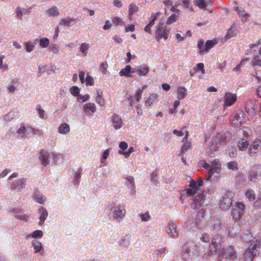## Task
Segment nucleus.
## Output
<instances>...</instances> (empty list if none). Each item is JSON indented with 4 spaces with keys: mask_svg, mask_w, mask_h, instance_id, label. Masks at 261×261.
Instances as JSON below:
<instances>
[{
    "mask_svg": "<svg viewBox=\"0 0 261 261\" xmlns=\"http://www.w3.org/2000/svg\"><path fill=\"white\" fill-rule=\"evenodd\" d=\"M257 106L251 101H247L245 104V111L250 115H253L257 110Z\"/></svg>",
    "mask_w": 261,
    "mask_h": 261,
    "instance_id": "12",
    "label": "nucleus"
},
{
    "mask_svg": "<svg viewBox=\"0 0 261 261\" xmlns=\"http://www.w3.org/2000/svg\"><path fill=\"white\" fill-rule=\"evenodd\" d=\"M89 97L90 96L89 94H85L83 96L79 95V96L77 98V100L79 102H83L87 101L89 98Z\"/></svg>",
    "mask_w": 261,
    "mask_h": 261,
    "instance_id": "47",
    "label": "nucleus"
},
{
    "mask_svg": "<svg viewBox=\"0 0 261 261\" xmlns=\"http://www.w3.org/2000/svg\"><path fill=\"white\" fill-rule=\"evenodd\" d=\"M112 125L116 130L120 129L123 124L121 118L116 114L112 116Z\"/></svg>",
    "mask_w": 261,
    "mask_h": 261,
    "instance_id": "11",
    "label": "nucleus"
},
{
    "mask_svg": "<svg viewBox=\"0 0 261 261\" xmlns=\"http://www.w3.org/2000/svg\"><path fill=\"white\" fill-rule=\"evenodd\" d=\"M192 146V143L191 142H185L182 147H181L180 152L181 154H184L185 152H186L187 150H188L189 149L191 148Z\"/></svg>",
    "mask_w": 261,
    "mask_h": 261,
    "instance_id": "30",
    "label": "nucleus"
},
{
    "mask_svg": "<svg viewBox=\"0 0 261 261\" xmlns=\"http://www.w3.org/2000/svg\"><path fill=\"white\" fill-rule=\"evenodd\" d=\"M83 110L86 113L91 114L96 112V107L94 103L88 102L84 105Z\"/></svg>",
    "mask_w": 261,
    "mask_h": 261,
    "instance_id": "17",
    "label": "nucleus"
},
{
    "mask_svg": "<svg viewBox=\"0 0 261 261\" xmlns=\"http://www.w3.org/2000/svg\"><path fill=\"white\" fill-rule=\"evenodd\" d=\"M112 25V23L109 20H107L105 22V24L103 27V29L104 30H107V29L110 28Z\"/></svg>",
    "mask_w": 261,
    "mask_h": 261,
    "instance_id": "62",
    "label": "nucleus"
},
{
    "mask_svg": "<svg viewBox=\"0 0 261 261\" xmlns=\"http://www.w3.org/2000/svg\"><path fill=\"white\" fill-rule=\"evenodd\" d=\"M37 111H38V113L39 115V117L41 118H44L46 115L45 111L43 109H42L40 105H37L36 107Z\"/></svg>",
    "mask_w": 261,
    "mask_h": 261,
    "instance_id": "43",
    "label": "nucleus"
},
{
    "mask_svg": "<svg viewBox=\"0 0 261 261\" xmlns=\"http://www.w3.org/2000/svg\"><path fill=\"white\" fill-rule=\"evenodd\" d=\"M49 44V40L47 38H42L39 41V45L42 48L47 47Z\"/></svg>",
    "mask_w": 261,
    "mask_h": 261,
    "instance_id": "34",
    "label": "nucleus"
},
{
    "mask_svg": "<svg viewBox=\"0 0 261 261\" xmlns=\"http://www.w3.org/2000/svg\"><path fill=\"white\" fill-rule=\"evenodd\" d=\"M168 233L171 236H176L177 234L176 225L174 223H169L168 225Z\"/></svg>",
    "mask_w": 261,
    "mask_h": 261,
    "instance_id": "24",
    "label": "nucleus"
},
{
    "mask_svg": "<svg viewBox=\"0 0 261 261\" xmlns=\"http://www.w3.org/2000/svg\"><path fill=\"white\" fill-rule=\"evenodd\" d=\"M256 244H252L251 243V245L249 246V247L246 249L244 256V260L245 261H252L254 257L255 256L256 253Z\"/></svg>",
    "mask_w": 261,
    "mask_h": 261,
    "instance_id": "4",
    "label": "nucleus"
},
{
    "mask_svg": "<svg viewBox=\"0 0 261 261\" xmlns=\"http://www.w3.org/2000/svg\"><path fill=\"white\" fill-rule=\"evenodd\" d=\"M194 70L196 72L200 71L202 74L205 73V70L204 69V64L202 63H198L193 68Z\"/></svg>",
    "mask_w": 261,
    "mask_h": 261,
    "instance_id": "38",
    "label": "nucleus"
},
{
    "mask_svg": "<svg viewBox=\"0 0 261 261\" xmlns=\"http://www.w3.org/2000/svg\"><path fill=\"white\" fill-rule=\"evenodd\" d=\"M69 131V125L66 123L61 124L58 128V132L61 134H66Z\"/></svg>",
    "mask_w": 261,
    "mask_h": 261,
    "instance_id": "23",
    "label": "nucleus"
},
{
    "mask_svg": "<svg viewBox=\"0 0 261 261\" xmlns=\"http://www.w3.org/2000/svg\"><path fill=\"white\" fill-rule=\"evenodd\" d=\"M240 230V226L238 225H234L230 228L229 230V233L230 235L232 236H236L237 234L239 233Z\"/></svg>",
    "mask_w": 261,
    "mask_h": 261,
    "instance_id": "28",
    "label": "nucleus"
},
{
    "mask_svg": "<svg viewBox=\"0 0 261 261\" xmlns=\"http://www.w3.org/2000/svg\"><path fill=\"white\" fill-rule=\"evenodd\" d=\"M260 148H261V139H256L252 142L249 146L250 153H254Z\"/></svg>",
    "mask_w": 261,
    "mask_h": 261,
    "instance_id": "14",
    "label": "nucleus"
},
{
    "mask_svg": "<svg viewBox=\"0 0 261 261\" xmlns=\"http://www.w3.org/2000/svg\"><path fill=\"white\" fill-rule=\"evenodd\" d=\"M140 217L142 221H148L151 218L148 213L141 214Z\"/></svg>",
    "mask_w": 261,
    "mask_h": 261,
    "instance_id": "56",
    "label": "nucleus"
},
{
    "mask_svg": "<svg viewBox=\"0 0 261 261\" xmlns=\"http://www.w3.org/2000/svg\"><path fill=\"white\" fill-rule=\"evenodd\" d=\"M119 147L122 150H125L127 148L128 145L125 142L122 141L120 142Z\"/></svg>",
    "mask_w": 261,
    "mask_h": 261,
    "instance_id": "59",
    "label": "nucleus"
},
{
    "mask_svg": "<svg viewBox=\"0 0 261 261\" xmlns=\"http://www.w3.org/2000/svg\"><path fill=\"white\" fill-rule=\"evenodd\" d=\"M235 208H238V210L241 212L244 213L245 211V205L244 204L240 202H238L236 203V206L234 207Z\"/></svg>",
    "mask_w": 261,
    "mask_h": 261,
    "instance_id": "52",
    "label": "nucleus"
},
{
    "mask_svg": "<svg viewBox=\"0 0 261 261\" xmlns=\"http://www.w3.org/2000/svg\"><path fill=\"white\" fill-rule=\"evenodd\" d=\"M204 196L203 194L197 195L194 199V202H195V204L202 201L204 199Z\"/></svg>",
    "mask_w": 261,
    "mask_h": 261,
    "instance_id": "54",
    "label": "nucleus"
},
{
    "mask_svg": "<svg viewBox=\"0 0 261 261\" xmlns=\"http://www.w3.org/2000/svg\"><path fill=\"white\" fill-rule=\"evenodd\" d=\"M227 167L229 169H231L232 170L236 171L238 169V163L235 161L229 162L227 164Z\"/></svg>",
    "mask_w": 261,
    "mask_h": 261,
    "instance_id": "42",
    "label": "nucleus"
},
{
    "mask_svg": "<svg viewBox=\"0 0 261 261\" xmlns=\"http://www.w3.org/2000/svg\"><path fill=\"white\" fill-rule=\"evenodd\" d=\"M237 100L236 94L226 93L224 97V106L230 107L232 106Z\"/></svg>",
    "mask_w": 261,
    "mask_h": 261,
    "instance_id": "8",
    "label": "nucleus"
},
{
    "mask_svg": "<svg viewBox=\"0 0 261 261\" xmlns=\"http://www.w3.org/2000/svg\"><path fill=\"white\" fill-rule=\"evenodd\" d=\"M161 13L160 12H156L153 15H152V19L148 23V25L150 27H152L154 24V21L156 19L157 17L160 15Z\"/></svg>",
    "mask_w": 261,
    "mask_h": 261,
    "instance_id": "48",
    "label": "nucleus"
},
{
    "mask_svg": "<svg viewBox=\"0 0 261 261\" xmlns=\"http://www.w3.org/2000/svg\"><path fill=\"white\" fill-rule=\"evenodd\" d=\"M221 170V163L218 159H215L212 162L211 168L208 171V178L212 177L214 173H219Z\"/></svg>",
    "mask_w": 261,
    "mask_h": 261,
    "instance_id": "5",
    "label": "nucleus"
},
{
    "mask_svg": "<svg viewBox=\"0 0 261 261\" xmlns=\"http://www.w3.org/2000/svg\"><path fill=\"white\" fill-rule=\"evenodd\" d=\"M246 197L250 201L254 200L255 199V196L254 191L252 190H248L245 193Z\"/></svg>",
    "mask_w": 261,
    "mask_h": 261,
    "instance_id": "33",
    "label": "nucleus"
},
{
    "mask_svg": "<svg viewBox=\"0 0 261 261\" xmlns=\"http://www.w3.org/2000/svg\"><path fill=\"white\" fill-rule=\"evenodd\" d=\"M34 200H35L37 202L42 204L46 200V197L43 195L37 196L34 197Z\"/></svg>",
    "mask_w": 261,
    "mask_h": 261,
    "instance_id": "50",
    "label": "nucleus"
},
{
    "mask_svg": "<svg viewBox=\"0 0 261 261\" xmlns=\"http://www.w3.org/2000/svg\"><path fill=\"white\" fill-rule=\"evenodd\" d=\"M14 214L16 218L21 220H27L28 218V216L20 210L14 211Z\"/></svg>",
    "mask_w": 261,
    "mask_h": 261,
    "instance_id": "22",
    "label": "nucleus"
},
{
    "mask_svg": "<svg viewBox=\"0 0 261 261\" xmlns=\"http://www.w3.org/2000/svg\"><path fill=\"white\" fill-rule=\"evenodd\" d=\"M149 68L146 65L136 67L132 69L133 73H137L140 76H145L149 72Z\"/></svg>",
    "mask_w": 261,
    "mask_h": 261,
    "instance_id": "13",
    "label": "nucleus"
},
{
    "mask_svg": "<svg viewBox=\"0 0 261 261\" xmlns=\"http://www.w3.org/2000/svg\"><path fill=\"white\" fill-rule=\"evenodd\" d=\"M113 213L114 218L117 221H120L125 216V206H121L120 205H119L114 210Z\"/></svg>",
    "mask_w": 261,
    "mask_h": 261,
    "instance_id": "7",
    "label": "nucleus"
},
{
    "mask_svg": "<svg viewBox=\"0 0 261 261\" xmlns=\"http://www.w3.org/2000/svg\"><path fill=\"white\" fill-rule=\"evenodd\" d=\"M197 5L201 9L204 8L206 7L204 0H198Z\"/></svg>",
    "mask_w": 261,
    "mask_h": 261,
    "instance_id": "64",
    "label": "nucleus"
},
{
    "mask_svg": "<svg viewBox=\"0 0 261 261\" xmlns=\"http://www.w3.org/2000/svg\"><path fill=\"white\" fill-rule=\"evenodd\" d=\"M135 27L134 24L127 25L125 27V30L126 32H133L135 31Z\"/></svg>",
    "mask_w": 261,
    "mask_h": 261,
    "instance_id": "63",
    "label": "nucleus"
},
{
    "mask_svg": "<svg viewBox=\"0 0 261 261\" xmlns=\"http://www.w3.org/2000/svg\"><path fill=\"white\" fill-rule=\"evenodd\" d=\"M236 257V252L234 249V247L232 246H229L226 248H223L220 252L219 259H221L224 261L225 258L226 261L234 259Z\"/></svg>",
    "mask_w": 261,
    "mask_h": 261,
    "instance_id": "2",
    "label": "nucleus"
},
{
    "mask_svg": "<svg viewBox=\"0 0 261 261\" xmlns=\"http://www.w3.org/2000/svg\"><path fill=\"white\" fill-rule=\"evenodd\" d=\"M244 214L243 212H241L238 210V208H233L232 213L233 219L235 221L240 220Z\"/></svg>",
    "mask_w": 261,
    "mask_h": 261,
    "instance_id": "27",
    "label": "nucleus"
},
{
    "mask_svg": "<svg viewBox=\"0 0 261 261\" xmlns=\"http://www.w3.org/2000/svg\"><path fill=\"white\" fill-rule=\"evenodd\" d=\"M89 48V44L88 43H83L81 45L80 51L84 54Z\"/></svg>",
    "mask_w": 261,
    "mask_h": 261,
    "instance_id": "51",
    "label": "nucleus"
},
{
    "mask_svg": "<svg viewBox=\"0 0 261 261\" xmlns=\"http://www.w3.org/2000/svg\"><path fill=\"white\" fill-rule=\"evenodd\" d=\"M259 174L257 173V171L256 170H252L250 174L249 179L251 181L255 182Z\"/></svg>",
    "mask_w": 261,
    "mask_h": 261,
    "instance_id": "37",
    "label": "nucleus"
},
{
    "mask_svg": "<svg viewBox=\"0 0 261 261\" xmlns=\"http://www.w3.org/2000/svg\"><path fill=\"white\" fill-rule=\"evenodd\" d=\"M25 180L23 179H20L17 181V185L13 184L11 186V188L12 189H20L23 188V184Z\"/></svg>",
    "mask_w": 261,
    "mask_h": 261,
    "instance_id": "32",
    "label": "nucleus"
},
{
    "mask_svg": "<svg viewBox=\"0 0 261 261\" xmlns=\"http://www.w3.org/2000/svg\"><path fill=\"white\" fill-rule=\"evenodd\" d=\"M76 19L75 18H70L69 17L62 18L60 21V25L71 27L74 24Z\"/></svg>",
    "mask_w": 261,
    "mask_h": 261,
    "instance_id": "15",
    "label": "nucleus"
},
{
    "mask_svg": "<svg viewBox=\"0 0 261 261\" xmlns=\"http://www.w3.org/2000/svg\"><path fill=\"white\" fill-rule=\"evenodd\" d=\"M40 216L39 217V224L41 225L43 224L44 221L46 220L48 216V213L45 208L42 207L40 210Z\"/></svg>",
    "mask_w": 261,
    "mask_h": 261,
    "instance_id": "20",
    "label": "nucleus"
},
{
    "mask_svg": "<svg viewBox=\"0 0 261 261\" xmlns=\"http://www.w3.org/2000/svg\"><path fill=\"white\" fill-rule=\"evenodd\" d=\"M197 47L199 49V54L200 55H202L203 54V53L205 52L204 40L200 38L198 40Z\"/></svg>",
    "mask_w": 261,
    "mask_h": 261,
    "instance_id": "29",
    "label": "nucleus"
},
{
    "mask_svg": "<svg viewBox=\"0 0 261 261\" xmlns=\"http://www.w3.org/2000/svg\"><path fill=\"white\" fill-rule=\"evenodd\" d=\"M235 36L233 33V26H231L227 31V33L224 38V40H227Z\"/></svg>",
    "mask_w": 261,
    "mask_h": 261,
    "instance_id": "35",
    "label": "nucleus"
},
{
    "mask_svg": "<svg viewBox=\"0 0 261 261\" xmlns=\"http://www.w3.org/2000/svg\"><path fill=\"white\" fill-rule=\"evenodd\" d=\"M24 48L27 52L30 53L33 50V45L31 42H28L24 43Z\"/></svg>",
    "mask_w": 261,
    "mask_h": 261,
    "instance_id": "57",
    "label": "nucleus"
},
{
    "mask_svg": "<svg viewBox=\"0 0 261 261\" xmlns=\"http://www.w3.org/2000/svg\"><path fill=\"white\" fill-rule=\"evenodd\" d=\"M212 248L210 251L213 252L214 250L215 251L218 250L221 246L222 244V238L219 234H215L214 236L212 242Z\"/></svg>",
    "mask_w": 261,
    "mask_h": 261,
    "instance_id": "6",
    "label": "nucleus"
},
{
    "mask_svg": "<svg viewBox=\"0 0 261 261\" xmlns=\"http://www.w3.org/2000/svg\"><path fill=\"white\" fill-rule=\"evenodd\" d=\"M232 195V194L231 192H227L221 200V204H224L228 207L231 206L232 204V199L229 198V197H231Z\"/></svg>",
    "mask_w": 261,
    "mask_h": 261,
    "instance_id": "16",
    "label": "nucleus"
},
{
    "mask_svg": "<svg viewBox=\"0 0 261 261\" xmlns=\"http://www.w3.org/2000/svg\"><path fill=\"white\" fill-rule=\"evenodd\" d=\"M156 96L155 95H152L148 97L145 101L146 106L148 107L151 106L155 101Z\"/></svg>",
    "mask_w": 261,
    "mask_h": 261,
    "instance_id": "36",
    "label": "nucleus"
},
{
    "mask_svg": "<svg viewBox=\"0 0 261 261\" xmlns=\"http://www.w3.org/2000/svg\"><path fill=\"white\" fill-rule=\"evenodd\" d=\"M131 72H132V68L130 65H128L120 71L119 75L121 76H129V74Z\"/></svg>",
    "mask_w": 261,
    "mask_h": 261,
    "instance_id": "25",
    "label": "nucleus"
},
{
    "mask_svg": "<svg viewBox=\"0 0 261 261\" xmlns=\"http://www.w3.org/2000/svg\"><path fill=\"white\" fill-rule=\"evenodd\" d=\"M203 180L199 178L197 180H191L189 184V188L187 191V194L189 196H193L200 189V187L203 185Z\"/></svg>",
    "mask_w": 261,
    "mask_h": 261,
    "instance_id": "3",
    "label": "nucleus"
},
{
    "mask_svg": "<svg viewBox=\"0 0 261 261\" xmlns=\"http://www.w3.org/2000/svg\"><path fill=\"white\" fill-rule=\"evenodd\" d=\"M45 14L49 17L58 16L60 12L57 7L52 6L46 10Z\"/></svg>",
    "mask_w": 261,
    "mask_h": 261,
    "instance_id": "18",
    "label": "nucleus"
},
{
    "mask_svg": "<svg viewBox=\"0 0 261 261\" xmlns=\"http://www.w3.org/2000/svg\"><path fill=\"white\" fill-rule=\"evenodd\" d=\"M235 11L241 17L242 22L245 23L247 21L250 15L247 13L243 8L241 7H236L235 8Z\"/></svg>",
    "mask_w": 261,
    "mask_h": 261,
    "instance_id": "10",
    "label": "nucleus"
},
{
    "mask_svg": "<svg viewBox=\"0 0 261 261\" xmlns=\"http://www.w3.org/2000/svg\"><path fill=\"white\" fill-rule=\"evenodd\" d=\"M126 179L130 183L131 187H134V186H135L134 178L133 176H127L126 177Z\"/></svg>",
    "mask_w": 261,
    "mask_h": 261,
    "instance_id": "61",
    "label": "nucleus"
},
{
    "mask_svg": "<svg viewBox=\"0 0 261 261\" xmlns=\"http://www.w3.org/2000/svg\"><path fill=\"white\" fill-rule=\"evenodd\" d=\"M177 94L179 99H183L187 96V89L184 87H179L177 88Z\"/></svg>",
    "mask_w": 261,
    "mask_h": 261,
    "instance_id": "21",
    "label": "nucleus"
},
{
    "mask_svg": "<svg viewBox=\"0 0 261 261\" xmlns=\"http://www.w3.org/2000/svg\"><path fill=\"white\" fill-rule=\"evenodd\" d=\"M142 93L143 90H141L140 89L137 90L135 95V98L137 102L139 101L141 99Z\"/></svg>",
    "mask_w": 261,
    "mask_h": 261,
    "instance_id": "53",
    "label": "nucleus"
},
{
    "mask_svg": "<svg viewBox=\"0 0 261 261\" xmlns=\"http://www.w3.org/2000/svg\"><path fill=\"white\" fill-rule=\"evenodd\" d=\"M96 102L100 106H103L105 105V101L103 97H96Z\"/></svg>",
    "mask_w": 261,
    "mask_h": 261,
    "instance_id": "60",
    "label": "nucleus"
},
{
    "mask_svg": "<svg viewBox=\"0 0 261 261\" xmlns=\"http://www.w3.org/2000/svg\"><path fill=\"white\" fill-rule=\"evenodd\" d=\"M108 67V65L106 61L103 62L100 65V71L103 73L106 74L107 72V69Z\"/></svg>",
    "mask_w": 261,
    "mask_h": 261,
    "instance_id": "49",
    "label": "nucleus"
},
{
    "mask_svg": "<svg viewBox=\"0 0 261 261\" xmlns=\"http://www.w3.org/2000/svg\"><path fill=\"white\" fill-rule=\"evenodd\" d=\"M87 86H93L94 84V80L92 76L88 75L85 79Z\"/></svg>",
    "mask_w": 261,
    "mask_h": 261,
    "instance_id": "45",
    "label": "nucleus"
},
{
    "mask_svg": "<svg viewBox=\"0 0 261 261\" xmlns=\"http://www.w3.org/2000/svg\"><path fill=\"white\" fill-rule=\"evenodd\" d=\"M177 17H178L177 15H176L175 14H172L168 18L166 23L168 24H171L173 23V22L176 21Z\"/></svg>",
    "mask_w": 261,
    "mask_h": 261,
    "instance_id": "41",
    "label": "nucleus"
},
{
    "mask_svg": "<svg viewBox=\"0 0 261 261\" xmlns=\"http://www.w3.org/2000/svg\"><path fill=\"white\" fill-rule=\"evenodd\" d=\"M155 38L158 42L163 38L165 41L168 40L171 29L165 25L163 22H160L156 27Z\"/></svg>",
    "mask_w": 261,
    "mask_h": 261,
    "instance_id": "1",
    "label": "nucleus"
},
{
    "mask_svg": "<svg viewBox=\"0 0 261 261\" xmlns=\"http://www.w3.org/2000/svg\"><path fill=\"white\" fill-rule=\"evenodd\" d=\"M139 10V7L134 3H132L129 5L128 12L129 15H132L135 12H137Z\"/></svg>",
    "mask_w": 261,
    "mask_h": 261,
    "instance_id": "40",
    "label": "nucleus"
},
{
    "mask_svg": "<svg viewBox=\"0 0 261 261\" xmlns=\"http://www.w3.org/2000/svg\"><path fill=\"white\" fill-rule=\"evenodd\" d=\"M49 156V154L46 150L42 149L40 151L38 159L41 164L44 166H46L48 164Z\"/></svg>",
    "mask_w": 261,
    "mask_h": 261,
    "instance_id": "9",
    "label": "nucleus"
},
{
    "mask_svg": "<svg viewBox=\"0 0 261 261\" xmlns=\"http://www.w3.org/2000/svg\"><path fill=\"white\" fill-rule=\"evenodd\" d=\"M43 236V232L40 230L34 231V238H41Z\"/></svg>",
    "mask_w": 261,
    "mask_h": 261,
    "instance_id": "58",
    "label": "nucleus"
},
{
    "mask_svg": "<svg viewBox=\"0 0 261 261\" xmlns=\"http://www.w3.org/2000/svg\"><path fill=\"white\" fill-rule=\"evenodd\" d=\"M251 66L252 67L256 66H261V57L258 56H256L253 57L252 60Z\"/></svg>",
    "mask_w": 261,
    "mask_h": 261,
    "instance_id": "31",
    "label": "nucleus"
},
{
    "mask_svg": "<svg viewBox=\"0 0 261 261\" xmlns=\"http://www.w3.org/2000/svg\"><path fill=\"white\" fill-rule=\"evenodd\" d=\"M112 21L113 23L116 26L122 24V21L118 17H114L112 19Z\"/></svg>",
    "mask_w": 261,
    "mask_h": 261,
    "instance_id": "55",
    "label": "nucleus"
},
{
    "mask_svg": "<svg viewBox=\"0 0 261 261\" xmlns=\"http://www.w3.org/2000/svg\"><path fill=\"white\" fill-rule=\"evenodd\" d=\"M82 171V169H79L74 174V180L75 184L78 185L80 182V179L81 178V173Z\"/></svg>",
    "mask_w": 261,
    "mask_h": 261,
    "instance_id": "44",
    "label": "nucleus"
},
{
    "mask_svg": "<svg viewBox=\"0 0 261 261\" xmlns=\"http://www.w3.org/2000/svg\"><path fill=\"white\" fill-rule=\"evenodd\" d=\"M249 146L248 142L244 139H242L238 142V147L241 151H243L247 149Z\"/></svg>",
    "mask_w": 261,
    "mask_h": 261,
    "instance_id": "26",
    "label": "nucleus"
},
{
    "mask_svg": "<svg viewBox=\"0 0 261 261\" xmlns=\"http://www.w3.org/2000/svg\"><path fill=\"white\" fill-rule=\"evenodd\" d=\"M42 246L41 242L39 241H35L34 242V249L35 250V252H38L42 251V253L43 251L42 250Z\"/></svg>",
    "mask_w": 261,
    "mask_h": 261,
    "instance_id": "39",
    "label": "nucleus"
},
{
    "mask_svg": "<svg viewBox=\"0 0 261 261\" xmlns=\"http://www.w3.org/2000/svg\"><path fill=\"white\" fill-rule=\"evenodd\" d=\"M80 89L77 86H73L71 89L70 93L74 96H78L80 93Z\"/></svg>",
    "mask_w": 261,
    "mask_h": 261,
    "instance_id": "46",
    "label": "nucleus"
},
{
    "mask_svg": "<svg viewBox=\"0 0 261 261\" xmlns=\"http://www.w3.org/2000/svg\"><path fill=\"white\" fill-rule=\"evenodd\" d=\"M217 43V40L216 39L208 40L205 42L204 45V50L205 53H207Z\"/></svg>",
    "mask_w": 261,
    "mask_h": 261,
    "instance_id": "19",
    "label": "nucleus"
}]
</instances>
